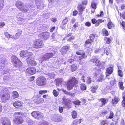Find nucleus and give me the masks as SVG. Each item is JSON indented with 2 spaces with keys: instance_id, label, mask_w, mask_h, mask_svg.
Here are the masks:
<instances>
[{
  "instance_id": "nucleus-1",
  "label": "nucleus",
  "mask_w": 125,
  "mask_h": 125,
  "mask_svg": "<svg viewBox=\"0 0 125 125\" xmlns=\"http://www.w3.org/2000/svg\"><path fill=\"white\" fill-rule=\"evenodd\" d=\"M77 79L74 77H71L66 83L67 89L68 90L72 89L75 84L77 83Z\"/></svg>"
},
{
  "instance_id": "nucleus-2",
  "label": "nucleus",
  "mask_w": 125,
  "mask_h": 125,
  "mask_svg": "<svg viewBox=\"0 0 125 125\" xmlns=\"http://www.w3.org/2000/svg\"><path fill=\"white\" fill-rule=\"evenodd\" d=\"M90 61L93 62H95L96 65L99 67L100 68H102L103 69H104L105 64L104 62H101L98 59L97 57H93L90 60Z\"/></svg>"
},
{
  "instance_id": "nucleus-3",
  "label": "nucleus",
  "mask_w": 125,
  "mask_h": 125,
  "mask_svg": "<svg viewBox=\"0 0 125 125\" xmlns=\"http://www.w3.org/2000/svg\"><path fill=\"white\" fill-rule=\"evenodd\" d=\"M3 92L1 94V98L2 102H5L10 98V95L7 91L4 90H3Z\"/></svg>"
},
{
  "instance_id": "nucleus-4",
  "label": "nucleus",
  "mask_w": 125,
  "mask_h": 125,
  "mask_svg": "<svg viewBox=\"0 0 125 125\" xmlns=\"http://www.w3.org/2000/svg\"><path fill=\"white\" fill-rule=\"evenodd\" d=\"M11 60L15 66L19 67L21 66V62L15 56L13 55L11 57Z\"/></svg>"
},
{
  "instance_id": "nucleus-5",
  "label": "nucleus",
  "mask_w": 125,
  "mask_h": 125,
  "mask_svg": "<svg viewBox=\"0 0 125 125\" xmlns=\"http://www.w3.org/2000/svg\"><path fill=\"white\" fill-rule=\"evenodd\" d=\"M37 85L41 86L44 85L46 84V80L45 77L41 76L38 77L37 80Z\"/></svg>"
},
{
  "instance_id": "nucleus-6",
  "label": "nucleus",
  "mask_w": 125,
  "mask_h": 125,
  "mask_svg": "<svg viewBox=\"0 0 125 125\" xmlns=\"http://www.w3.org/2000/svg\"><path fill=\"white\" fill-rule=\"evenodd\" d=\"M95 37V35L94 34H91L90 35L89 37L90 40H87L85 42V45L86 47L89 48L90 46L91 45V43Z\"/></svg>"
},
{
  "instance_id": "nucleus-7",
  "label": "nucleus",
  "mask_w": 125,
  "mask_h": 125,
  "mask_svg": "<svg viewBox=\"0 0 125 125\" xmlns=\"http://www.w3.org/2000/svg\"><path fill=\"white\" fill-rule=\"evenodd\" d=\"M53 55V54L52 53H46L41 57L40 60L41 61L48 60L49 59L52 58Z\"/></svg>"
},
{
  "instance_id": "nucleus-8",
  "label": "nucleus",
  "mask_w": 125,
  "mask_h": 125,
  "mask_svg": "<svg viewBox=\"0 0 125 125\" xmlns=\"http://www.w3.org/2000/svg\"><path fill=\"white\" fill-rule=\"evenodd\" d=\"M43 45L42 42L41 40H38L34 43L33 46L34 48L38 49L42 47Z\"/></svg>"
},
{
  "instance_id": "nucleus-9",
  "label": "nucleus",
  "mask_w": 125,
  "mask_h": 125,
  "mask_svg": "<svg viewBox=\"0 0 125 125\" xmlns=\"http://www.w3.org/2000/svg\"><path fill=\"white\" fill-rule=\"evenodd\" d=\"M77 55H79V56H76L78 58L77 60L79 61L82 59H85L87 57V55L85 54L84 53H83V51H79L77 52H76Z\"/></svg>"
},
{
  "instance_id": "nucleus-10",
  "label": "nucleus",
  "mask_w": 125,
  "mask_h": 125,
  "mask_svg": "<svg viewBox=\"0 0 125 125\" xmlns=\"http://www.w3.org/2000/svg\"><path fill=\"white\" fill-rule=\"evenodd\" d=\"M50 33L48 32H45L40 33L39 35L40 38L45 40L48 38L49 36Z\"/></svg>"
},
{
  "instance_id": "nucleus-11",
  "label": "nucleus",
  "mask_w": 125,
  "mask_h": 125,
  "mask_svg": "<svg viewBox=\"0 0 125 125\" xmlns=\"http://www.w3.org/2000/svg\"><path fill=\"white\" fill-rule=\"evenodd\" d=\"M27 63L29 66H34L36 65L37 63L33 58L29 57L27 60Z\"/></svg>"
},
{
  "instance_id": "nucleus-12",
  "label": "nucleus",
  "mask_w": 125,
  "mask_h": 125,
  "mask_svg": "<svg viewBox=\"0 0 125 125\" xmlns=\"http://www.w3.org/2000/svg\"><path fill=\"white\" fill-rule=\"evenodd\" d=\"M35 1L38 8L41 9L42 7H43L44 5L43 3L44 1L43 0H35Z\"/></svg>"
},
{
  "instance_id": "nucleus-13",
  "label": "nucleus",
  "mask_w": 125,
  "mask_h": 125,
  "mask_svg": "<svg viewBox=\"0 0 125 125\" xmlns=\"http://www.w3.org/2000/svg\"><path fill=\"white\" fill-rule=\"evenodd\" d=\"M1 122L3 125H10V120L6 118H2L1 120Z\"/></svg>"
},
{
  "instance_id": "nucleus-14",
  "label": "nucleus",
  "mask_w": 125,
  "mask_h": 125,
  "mask_svg": "<svg viewBox=\"0 0 125 125\" xmlns=\"http://www.w3.org/2000/svg\"><path fill=\"white\" fill-rule=\"evenodd\" d=\"M31 7L30 6H29L26 3L19 10L23 12H26L29 10L28 7Z\"/></svg>"
},
{
  "instance_id": "nucleus-15",
  "label": "nucleus",
  "mask_w": 125,
  "mask_h": 125,
  "mask_svg": "<svg viewBox=\"0 0 125 125\" xmlns=\"http://www.w3.org/2000/svg\"><path fill=\"white\" fill-rule=\"evenodd\" d=\"M23 121V119L20 116L17 117L14 120L13 123L14 124H20L22 123Z\"/></svg>"
},
{
  "instance_id": "nucleus-16",
  "label": "nucleus",
  "mask_w": 125,
  "mask_h": 125,
  "mask_svg": "<svg viewBox=\"0 0 125 125\" xmlns=\"http://www.w3.org/2000/svg\"><path fill=\"white\" fill-rule=\"evenodd\" d=\"M70 47L68 46H63L60 50V52L62 55L66 54L67 51L70 49Z\"/></svg>"
},
{
  "instance_id": "nucleus-17",
  "label": "nucleus",
  "mask_w": 125,
  "mask_h": 125,
  "mask_svg": "<svg viewBox=\"0 0 125 125\" xmlns=\"http://www.w3.org/2000/svg\"><path fill=\"white\" fill-rule=\"evenodd\" d=\"M51 119L52 121L57 122H60L61 120L60 117L56 114H54L52 116Z\"/></svg>"
},
{
  "instance_id": "nucleus-18",
  "label": "nucleus",
  "mask_w": 125,
  "mask_h": 125,
  "mask_svg": "<svg viewBox=\"0 0 125 125\" xmlns=\"http://www.w3.org/2000/svg\"><path fill=\"white\" fill-rule=\"evenodd\" d=\"M26 71L29 74L32 75L35 73L36 70L34 68H29L27 69Z\"/></svg>"
},
{
  "instance_id": "nucleus-19",
  "label": "nucleus",
  "mask_w": 125,
  "mask_h": 125,
  "mask_svg": "<svg viewBox=\"0 0 125 125\" xmlns=\"http://www.w3.org/2000/svg\"><path fill=\"white\" fill-rule=\"evenodd\" d=\"M22 32L20 30H18L17 33L15 34L14 36H12V38L13 39H18Z\"/></svg>"
},
{
  "instance_id": "nucleus-20",
  "label": "nucleus",
  "mask_w": 125,
  "mask_h": 125,
  "mask_svg": "<svg viewBox=\"0 0 125 125\" xmlns=\"http://www.w3.org/2000/svg\"><path fill=\"white\" fill-rule=\"evenodd\" d=\"M24 4L22 2L18 1L16 2V5L17 8L20 10Z\"/></svg>"
},
{
  "instance_id": "nucleus-21",
  "label": "nucleus",
  "mask_w": 125,
  "mask_h": 125,
  "mask_svg": "<svg viewBox=\"0 0 125 125\" xmlns=\"http://www.w3.org/2000/svg\"><path fill=\"white\" fill-rule=\"evenodd\" d=\"M59 35L57 32H55L53 33L52 36V37L53 40H52L53 41H56L57 39L58 38Z\"/></svg>"
},
{
  "instance_id": "nucleus-22",
  "label": "nucleus",
  "mask_w": 125,
  "mask_h": 125,
  "mask_svg": "<svg viewBox=\"0 0 125 125\" xmlns=\"http://www.w3.org/2000/svg\"><path fill=\"white\" fill-rule=\"evenodd\" d=\"M62 100L63 103L65 105L68 107L69 104L70 102V100L68 99H66L64 98H62Z\"/></svg>"
},
{
  "instance_id": "nucleus-23",
  "label": "nucleus",
  "mask_w": 125,
  "mask_h": 125,
  "mask_svg": "<svg viewBox=\"0 0 125 125\" xmlns=\"http://www.w3.org/2000/svg\"><path fill=\"white\" fill-rule=\"evenodd\" d=\"M72 33H70L69 34L67 35V36L65 37V38L67 39V41H68L71 42L72 41V40H73L74 38V36H72L70 37V38H68L69 36H70L71 35Z\"/></svg>"
},
{
  "instance_id": "nucleus-24",
  "label": "nucleus",
  "mask_w": 125,
  "mask_h": 125,
  "mask_svg": "<svg viewBox=\"0 0 125 125\" xmlns=\"http://www.w3.org/2000/svg\"><path fill=\"white\" fill-rule=\"evenodd\" d=\"M113 68L112 67H110L107 68L106 70V74H110L113 72Z\"/></svg>"
},
{
  "instance_id": "nucleus-25",
  "label": "nucleus",
  "mask_w": 125,
  "mask_h": 125,
  "mask_svg": "<svg viewBox=\"0 0 125 125\" xmlns=\"http://www.w3.org/2000/svg\"><path fill=\"white\" fill-rule=\"evenodd\" d=\"M13 106L16 108H19L21 106V104L19 101H16L13 104Z\"/></svg>"
},
{
  "instance_id": "nucleus-26",
  "label": "nucleus",
  "mask_w": 125,
  "mask_h": 125,
  "mask_svg": "<svg viewBox=\"0 0 125 125\" xmlns=\"http://www.w3.org/2000/svg\"><path fill=\"white\" fill-rule=\"evenodd\" d=\"M27 52V50H23L21 51L20 54V56L22 57H26Z\"/></svg>"
},
{
  "instance_id": "nucleus-27",
  "label": "nucleus",
  "mask_w": 125,
  "mask_h": 125,
  "mask_svg": "<svg viewBox=\"0 0 125 125\" xmlns=\"http://www.w3.org/2000/svg\"><path fill=\"white\" fill-rule=\"evenodd\" d=\"M119 100V98L115 96L112 100V103L113 104H115L118 103Z\"/></svg>"
},
{
  "instance_id": "nucleus-28",
  "label": "nucleus",
  "mask_w": 125,
  "mask_h": 125,
  "mask_svg": "<svg viewBox=\"0 0 125 125\" xmlns=\"http://www.w3.org/2000/svg\"><path fill=\"white\" fill-rule=\"evenodd\" d=\"M94 72L95 75L97 76L100 73V70L96 67L94 68Z\"/></svg>"
},
{
  "instance_id": "nucleus-29",
  "label": "nucleus",
  "mask_w": 125,
  "mask_h": 125,
  "mask_svg": "<svg viewBox=\"0 0 125 125\" xmlns=\"http://www.w3.org/2000/svg\"><path fill=\"white\" fill-rule=\"evenodd\" d=\"M104 49H96L95 50V52L96 53H100L103 54H104Z\"/></svg>"
},
{
  "instance_id": "nucleus-30",
  "label": "nucleus",
  "mask_w": 125,
  "mask_h": 125,
  "mask_svg": "<svg viewBox=\"0 0 125 125\" xmlns=\"http://www.w3.org/2000/svg\"><path fill=\"white\" fill-rule=\"evenodd\" d=\"M12 96L14 98H17L19 96V94L16 91H13L12 92Z\"/></svg>"
},
{
  "instance_id": "nucleus-31",
  "label": "nucleus",
  "mask_w": 125,
  "mask_h": 125,
  "mask_svg": "<svg viewBox=\"0 0 125 125\" xmlns=\"http://www.w3.org/2000/svg\"><path fill=\"white\" fill-rule=\"evenodd\" d=\"M107 26L108 29H111L114 27L115 25L112 22L110 21L108 23Z\"/></svg>"
},
{
  "instance_id": "nucleus-32",
  "label": "nucleus",
  "mask_w": 125,
  "mask_h": 125,
  "mask_svg": "<svg viewBox=\"0 0 125 125\" xmlns=\"http://www.w3.org/2000/svg\"><path fill=\"white\" fill-rule=\"evenodd\" d=\"M12 76L11 75L9 76L5 75L3 78V79L4 80H10L12 79Z\"/></svg>"
},
{
  "instance_id": "nucleus-33",
  "label": "nucleus",
  "mask_w": 125,
  "mask_h": 125,
  "mask_svg": "<svg viewBox=\"0 0 125 125\" xmlns=\"http://www.w3.org/2000/svg\"><path fill=\"white\" fill-rule=\"evenodd\" d=\"M39 112L36 111H34L32 112L31 113L32 116L36 119L38 115L39 114Z\"/></svg>"
},
{
  "instance_id": "nucleus-34",
  "label": "nucleus",
  "mask_w": 125,
  "mask_h": 125,
  "mask_svg": "<svg viewBox=\"0 0 125 125\" xmlns=\"http://www.w3.org/2000/svg\"><path fill=\"white\" fill-rule=\"evenodd\" d=\"M44 101V99L43 98H39L37 99V101L36 102V104H39L41 103H42Z\"/></svg>"
},
{
  "instance_id": "nucleus-35",
  "label": "nucleus",
  "mask_w": 125,
  "mask_h": 125,
  "mask_svg": "<svg viewBox=\"0 0 125 125\" xmlns=\"http://www.w3.org/2000/svg\"><path fill=\"white\" fill-rule=\"evenodd\" d=\"M15 114L17 115H21L23 117H25L27 116V114L25 112H17L15 113Z\"/></svg>"
},
{
  "instance_id": "nucleus-36",
  "label": "nucleus",
  "mask_w": 125,
  "mask_h": 125,
  "mask_svg": "<svg viewBox=\"0 0 125 125\" xmlns=\"http://www.w3.org/2000/svg\"><path fill=\"white\" fill-rule=\"evenodd\" d=\"M78 8L79 10V12H81L85 8L83 7V5L82 4H80L78 6Z\"/></svg>"
},
{
  "instance_id": "nucleus-37",
  "label": "nucleus",
  "mask_w": 125,
  "mask_h": 125,
  "mask_svg": "<svg viewBox=\"0 0 125 125\" xmlns=\"http://www.w3.org/2000/svg\"><path fill=\"white\" fill-rule=\"evenodd\" d=\"M104 20L101 19H99L97 20L96 24H95V26H98L101 23L104 22Z\"/></svg>"
},
{
  "instance_id": "nucleus-38",
  "label": "nucleus",
  "mask_w": 125,
  "mask_h": 125,
  "mask_svg": "<svg viewBox=\"0 0 125 125\" xmlns=\"http://www.w3.org/2000/svg\"><path fill=\"white\" fill-rule=\"evenodd\" d=\"M55 80L56 82V84L57 85H58L59 84H61L62 83V80L61 79H57Z\"/></svg>"
},
{
  "instance_id": "nucleus-39",
  "label": "nucleus",
  "mask_w": 125,
  "mask_h": 125,
  "mask_svg": "<svg viewBox=\"0 0 125 125\" xmlns=\"http://www.w3.org/2000/svg\"><path fill=\"white\" fill-rule=\"evenodd\" d=\"M72 115L73 118L74 119L77 117V113L75 111H73L72 112Z\"/></svg>"
},
{
  "instance_id": "nucleus-40",
  "label": "nucleus",
  "mask_w": 125,
  "mask_h": 125,
  "mask_svg": "<svg viewBox=\"0 0 125 125\" xmlns=\"http://www.w3.org/2000/svg\"><path fill=\"white\" fill-rule=\"evenodd\" d=\"M28 125H34V122L31 120L29 119L27 121Z\"/></svg>"
},
{
  "instance_id": "nucleus-41",
  "label": "nucleus",
  "mask_w": 125,
  "mask_h": 125,
  "mask_svg": "<svg viewBox=\"0 0 125 125\" xmlns=\"http://www.w3.org/2000/svg\"><path fill=\"white\" fill-rule=\"evenodd\" d=\"M39 114L38 115L35 119H42L43 118V116L41 114V113L39 112Z\"/></svg>"
},
{
  "instance_id": "nucleus-42",
  "label": "nucleus",
  "mask_w": 125,
  "mask_h": 125,
  "mask_svg": "<svg viewBox=\"0 0 125 125\" xmlns=\"http://www.w3.org/2000/svg\"><path fill=\"white\" fill-rule=\"evenodd\" d=\"M118 85L120 89L123 90L124 89V87L123 86V83L122 82H119L118 83Z\"/></svg>"
},
{
  "instance_id": "nucleus-43",
  "label": "nucleus",
  "mask_w": 125,
  "mask_h": 125,
  "mask_svg": "<svg viewBox=\"0 0 125 125\" xmlns=\"http://www.w3.org/2000/svg\"><path fill=\"white\" fill-rule=\"evenodd\" d=\"M105 51L106 55H108L109 54V53L110 52V49L108 48H106L104 49V53Z\"/></svg>"
},
{
  "instance_id": "nucleus-44",
  "label": "nucleus",
  "mask_w": 125,
  "mask_h": 125,
  "mask_svg": "<svg viewBox=\"0 0 125 125\" xmlns=\"http://www.w3.org/2000/svg\"><path fill=\"white\" fill-rule=\"evenodd\" d=\"M1 62L3 66L6 65L7 63V62L6 59H3L1 61Z\"/></svg>"
},
{
  "instance_id": "nucleus-45",
  "label": "nucleus",
  "mask_w": 125,
  "mask_h": 125,
  "mask_svg": "<svg viewBox=\"0 0 125 125\" xmlns=\"http://www.w3.org/2000/svg\"><path fill=\"white\" fill-rule=\"evenodd\" d=\"M80 88L83 91L85 90L86 89V86L85 84H81Z\"/></svg>"
},
{
  "instance_id": "nucleus-46",
  "label": "nucleus",
  "mask_w": 125,
  "mask_h": 125,
  "mask_svg": "<svg viewBox=\"0 0 125 125\" xmlns=\"http://www.w3.org/2000/svg\"><path fill=\"white\" fill-rule=\"evenodd\" d=\"M77 66L74 65H72L71 67V69L73 72L75 71L77 69Z\"/></svg>"
},
{
  "instance_id": "nucleus-47",
  "label": "nucleus",
  "mask_w": 125,
  "mask_h": 125,
  "mask_svg": "<svg viewBox=\"0 0 125 125\" xmlns=\"http://www.w3.org/2000/svg\"><path fill=\"white\" fill-rule=\"evenodd\" d=\"M100 101L103 105H104L107 102L106 99L104 98H102L100 99Z\"/></svg>"
},
{
  "instance_id": "nucleus-48",
  "label": "nucleus",
  "mask_w": 125,
  "mask_h": 125,
  "mask_svg": "<svg viewBox=\"0 0 125 125\" xmlns=\"http://www.w3.org/2000/svg\"><path fill=\"white\" fill-rule=\"evenodd\" d=\"M102 32H103V34L105 36H107L108 35V31L105 29H103V30Z\"/></svg>"
},
{
  "instance_id": "nucleus-49",
  "label": "nucleus",
  "mask_w": 125,
  "mask_h": 125,
  "mask_svg": "<svg viewBox=\"0 0 125 125\" xmlns=\"http://www.w3.org/2000/svg\"><path fill=\"white\" fill-rule=\"evenodd\" d=\"M108 124V121L107 120L103 121L101 123V125H107Z\"/></svg>"
},
{
  "instance_id": "nucleus-50",
  "label": "nucleus",
  "mask_w": 125,
  "mask_h": 125,
  "mask_svg": "<svg viewBox=\"0 0 125 125\" xmlns=\"http://www.w3.org/2000/svg\"><path fill=\"white\" fill-rule=\"evenodd\" d=\"M68 21V19L67 18H65V19L63 20L62 22V24L63 25L66 24Z\"/></svg>"
},
{
  "instance_id": "nucleus-51",
  "label": "nucleus",
  "mask_w": 125,
  "mask_h": 125,
  "mask_svg": "<svg viewBox=\"0 0 125 125\" xmlns=\"http://www.w3.org/2000/svg\"><path fill=\"white\" fill-rule=\"evenodd\" d=\"M73 103L75 105H79L80 104L81 102L78 100H76L73 102Z\"/></svg>"
},
{
  "instance_id": "nucleus-52",
  "label": "nucleus",
  "mask_w": 125,
  "mask_h": 125,
  "mask_svg": "<svg viewBox=\"0 0 125 125\" xmlns=\"http://www.w3.org/2000/svg\"><path fill=\"white\" fill-rule=\"evenodd\" d=\"M4 4V1L3 0H0V10L2 9Z\"/></svg>"
},
{
  "instance_id": "nucleus-53",
  "label": "nucleus",
  "mask_w": 125,
  "mask_h": 125,
  "mask_svg": "<svg viewBox=\"0 0 125 125\" xmlns=\"http://www.w3.org/2000/svg\"><path fill=\"white\" fill-rule=\"evenodd\" d=\"M91 78L90 77H87L86 81L87 83L88 84H90L91 83Z\"/></svg>"
},
{
  "instance_id": "nucleus-54",
  "label": "nucleus",
  "mask_w": 125,
  "mask_h": 125,
  "mask_svg": "<svg viewBox=\"0 0 125 125\" xmlns=\"http://www.w3.org/2000/svg\"><path fill=\"white\" fill-rule=\"evenodd\" d=\"M4 34L8 38H12L11 37L12 36H13L9 34L7 32H4Z\"/></svg>"
},
{
  "instance_id": "nucleus-55",
  "label": "nucleus",
  "mask_w": 125,
  "mask_h": 125,
  "mask_svg": "<svg viewBox=\"0 0 125 125\" xmlns=\"http://www.w3.org/2000/svg\"><path fill=\"white\" fill-rule=\"evenodd\" d=\"M55 76V75L53 73H49V77L51 79L53 78Z\"/></svg>"
},
{
  "instance_id": "nucleus-56",
  "label": "nucleus",
  "mask_w": 125,
  "mask_h": 125,
  "mask_svg": "<svg viewBox=\"0 0 125 125\" xmlns=\"http://www.w3.org/2000/svg\"><path fill=\"white\" fill-rule=\"evenodd\" d=\"M53 93L55 97H57L59 93L56 90H54L53 91Z\"/></svg>"
},
{
  "instance_id": "nucleus-57",
  "label": "nucleus",
  "mask_w": 125,
  "mask_h": 125,
  "mask_svg": "<svg viewBox=\"0 0 125 125\" xmlns=\"http://www.w3.org/2000/svg\"><path fill=\"white\" fill-rule=\"evenodd\" d=\"M91 6L94 9H95L96 8V5L95 3L94 2L92 3L91 4Z\"/></svg>"
},
{
  "instance_id": "nucleus-58",
  "label": "nucleus",
  "mask_w": 125,
  "mask_h": 125,
  "mask_svg": "<svg viewBox=\"0 0 125 125\" xmlns=\"http://www.w3.org/2000/svg\"><path fill=\"white\" fill-rule=\"evenodd\" d=\"M47 92V91L46 90H41L39 91V93L40 94H42L46 93Z\"/></svg>"
},
{
  "instance_id": "nucleus-59",
  "label": "nucleus",
  "mask_w": 125,
  "mask_h": 125,
  "mask_svg": "<svg viewBox=\"0 0 125 125\" xmlns=\"http://www.w3.org/2000/svg\"><path fill=\"white\" fill-rule=\"evenodd\" d=\"M116 83L114 79H113L110 82V84L112 85H113L115 84Z\"/></svg>"
},
{
  "instance_id": "nucleus-60",
  "label": "nucleus",
  "mask_w": 125,
  "mask_h": 125,
  "mask_svg": "<svg viewBox=\"0 0 125 125\" xmlns=\"http://www.w3.org/2000/svg\"><path fill=\"white\" fill-rule=\"evenodd\" d=\"M104 40L106 41V43H107L109 44L111 40L110 39L108 38H105L104 39Z\"/></svg>"
},
{
  "instance_id": "nucleus-61",
  "label": "nucleus",
  "mask_w": 125,
  "mask_h": 125,
  "mask_svg": "<svg viewBox=\"0 0 125 125\" xmlns=\"http://www.w3.org/2000/svg\"><path fill=\"white\" fill-rule=\"evenodd\" d=\"M27 56L32 55H33L32 53L30 52L29 51L27 50Z\"/></svg>"
},
{
  "instance_id": "nucleus-62",
  "label": "nucleus",
  "mask_w": 125,
  "mask_h": 125,
  "mask_svg": "<svg viewBox=\"0 0 125 125\" xmlns=\"http://www.w3.org/2000/svg\"><path fill=\"white\" fill-rule=\"evenodd\" d=\"M114 116V114L111 111L110 112V115L108 117V118H110V119H111Z\"/></svg>"
},
{
  "instance_id": "nucleus-63",
  "label": "nucleus",
  "mask_w": 125,
  "mask_h": 125,
  "mask_svg": "<svg viewBox=\"0 0 125 125\" xmlns=\"http://www.w3.org/2000/svg\"><path fill=\"white\" fill-rule=\"evenodd\" d=\"M118 74L120 77H122L123 76V75L122 71L119 70H118Z\"/></svg>"
},
{
  "instance_id": "nucleus-64",
  "label": "nucleus",
  "mask_w": 125,
  "mask_h": 125,
  "mask_svg": "<svg viewBox=\"0 0 125 125\" xmlns=\"http://www.w3.org/2000/svg\"><path fill=\"white\" fill-rule=\"evenodd\" d=\"M78 125V120H76L73 122L72 125Z\"/></svg>"
}]
</instances>
